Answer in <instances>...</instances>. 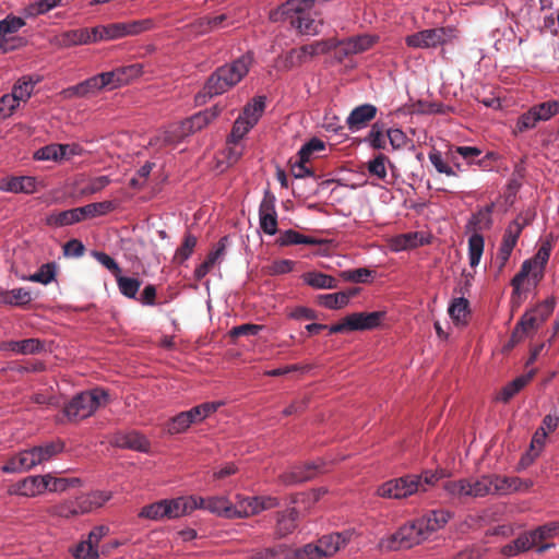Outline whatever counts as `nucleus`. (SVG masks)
I'll return each mask as SVG.
<instances>
[{
  "mask_svg": "<svg viewBox=\"0 0 559 559\" xmlns=\"http://www.w3.org/2000/svg\"><path fill=\"white\" fill-rule=\"evenodd\" d=\"M109 393L100 386L76 393L63 407L68 420H82L92 416L103 402H107Z\"/></svg>",
  "mask_w": 559,
  "mask_h": 559,
  "instance_id": "nucleus-1",
  "label": "nucleus"
},
{
  "mask_svg": "<svg viewBox=\"0 0 559 559\" xmlns=\"http://www.w3.org/2000/svg\"><path fill=\"white\" fill-rule=\"evenodd\" d=\"M420 522L414 520L403 524L393 534L382 537L379 540L378 548L385 551H396L399 549H409L427 540Z\"/></svg>",
  "mask_w": 559,
  "mask_h": 559,
  "instance_id": "nucleus-2",
  "label": "nucleus"
},
{
  "mask_svg": "<svg viewBox=\"0 0 559 559\" xmlns=\"http://www.w3.org/2000/svg\"><path fill=\"white\" fill-rule=\"evenodd\" d=\"M443 488L452 497L483 498L491 495V480L488 474L476 479L449 480L444 483Z\"/></svg>",
  "mask_w": 559,
  "mask_h": 559,
  "instance_id": "nucleus-3",
  "label": "nucleus"
},
{
  "mask_svg": "<svg viewBox=\"0 0 559 559\" xmlns=\"http://www.w3.org/2000/svg\"><path fill=\"white\" fill-rule=\"evenodd\" d=\"M420 486H423L420 476L405 475L382 484L378 488V495L383 498L402 499L417 492Z\"/></svg>",
  "mask_w": 559,
  "mask_h": 559,
  "instance_id": "nucleus-4",
  "label": "nucleus"
},
{
  "mask_svg": "<svg viewBox=\"0 0 559 559\" xmlns=\"http://www.w3.org/2000/svg\"><path fill=\"white\" fill-rule=\"evenodd\" d=\"M253 62V52L247 51L233 61L217 67V69L227 81V85L233 88L249 73Z\"/></svg>",
  "mask_w": 559,
  "mask_h": 559,
  "instance_id": "nucleus-5",
  "label": "nucleus"
},
{
  "mask_svg": "<svg viewBox=\"0 0 559 559\" xmlns=\"http://www.w3.org/2000/svg\"><path fill=\"white\" fill-rule=\"evenodd\" d=\"M325 466L323 459H317L316 461L296 464L287 473L281 475V481L285 486H295L309 480H312L318 473Z\"/></svg>",
  "mask_w": 559,
  "mask_h": 559,
  "instance_id": "nucleus-6",
  "label": "nucleus"
},
{
  "mask_svg": "<svg viewBox=\"0 0 559 559\" xmlns=\"http://www.w3.org/2000/svg\"><path fill=\"white\" fill-rule=\"evenodd\" d=\"M109 533L106 525L94 526L86 539L81 540L74 548L72 555L75 559H99V543Z\"/></svg>",
  "mask_w": 559,
  "mask_h": 559,
  "instance_id": "nucleus-7",
  "label": "nucleus"
},
{
  "mask_svg": "<svg viewBox=\"0 0 559 559\" xmlns=\"http://www.w3.org/2000/svg\"><path fill=\"white\" fill-rule=\"evenodd\" d=\"M448 32L450 33L451 29H447L444 27L423 29L407 35L405 43L408 47L412 48H437L438 46H441L445 43V36Z\"/></svg>",
  "mask_w": 559,
  "mask_h": 559,
  "instance_id": "nucleus-8",
  "label": "nucleus"
},
{
  "mask_svg": "<svg viewBox=\"0 0 559 559\" xmlns=\"http://www.w3.org/2000/svg\"><path fill=\"white\" fill-rule=\"evenodd\" d=\"M275 203L276 197L269 189L264 190L263 199L259 206V224L263 233L270 236H274L278 230Z\"/></svg>",
  "mask_w": 559,
  "mask_h": 559,
  "instance_id": "nucleus-9",
  "label": "nucleus"
},
{
  "mask_svg": "<svg viewBox=\"0 0 559 559\" xmlns=\"http://www.w3.org/2000/svg\"><path fill=\"white\" fill-rule=\"evenodd\" d=\"M545 321V316L540 314L539 310L531 309L525 311L512 331V343L519 344L525 337L536 332Z\"/></svg>",
  "mask_w": 559,
  "mask_h": 559,
  "instance_id": "nucleus-10",
  "label": "nucleus"
},
{
  "mask_svg": "<svg viewBox=\"0 0 559 559\" xmlns=\"http://www.w3.org/2000/svg\"><path fill=\"white\" fill-rule=\"evenodd\" d=\"M110 40L120 39L127 36H136L154 27L152 19L133 20L128 22H118L107 24Z\"/></svg>",
  "mask_w": 559,
  "mask_h": 559,
  "instance_id": "nucleus-11",
  "label": "nucleus"
},
{
  "mask_svg": "<svg viewBox=\"0 0 559 559\" xmlns=\"http://www.w3.org/2000/svg\"><path fill=\"white\" fill-rule=\"evenodd\" d=\"M111 444L119 449L132 450L140 453H150V440L136 430L117 431L111 440Z\"/></svg>",
  "mask_w": 559,
  "mask_h": 559,
  "instance_id": "nucleus-12",
  "label": "nucleus"
},
{
  "mask_svg": "<svg viewBox=\"0 0 559 559\" xmlns=\"http://www.w3.org/2000/svg\"><path fill=\"white\" fill-rule=\"evenodd\" d=\"M385 311L372 312H353L346 316L345 322L347 331H369L380 326L381 321L384 319Z\"/></svg>",
  "mask_w": 559,
  "mask_h": 559,
  "instance_id": "nucleus-13",
  "label": "nucleus"
},
{
  "mask_svg": "<svg viewBox=\"0 0 559 559\" xmlns=\"http://www.w3.org/2000/svg\"><path fill=\"white\" fill-rule=\"evenodd\" d=\"M378 114V107L370 103H365L354 107L346 118V126L352 133H356L368 127Z\"/></svg>",
  "mask_w": 559,
  "mask_h": 559,
  "instance_id": "nucleus-14",
  "label": "nucleus"
},
{
  "mask_svg": "<svg viewBox=\"0 0 559 559\" xmlns=\"http://www.w3.org/2000/svg\"><path fill=\"white\" fill-rule=\"evenodd\" d=\"M229 90H231L230 86L227 85V81L216 68L209 75L203 84L202 91L195 95L194 99L198 105H202L205 104L207 99L223 95Z\"/></svg>",
  "mask_w": 559,
  "mask_h": 559,
  "instance_id": "nucleus-15",
  "label": "nucleus"
},
{
  "mask_svg": "<svg viewBox=\"0 0 559 559\" xmlns=\"http://www.w3.org/2000/svg\"><path fill=\"white\" fill-rule=\"evenodd\" d=\"M38 190V181L33 176H5L0 179V191L14 194H33Z\"/></svg>",
  "mask_w": 559,
  "mask_h": 559,
  "instance_id": "nucleus-16",
  "label": "nucleus"
},
{
  "mask_svg": "<svg viewBox=\"0 0 559 559\" xmlns=\"http://www.w3.org/2000/svg\"><path fill=\"white\" fill-rule=\"evenodd\" d=\"M46 474L27 476L11 486L10 493L22 497H37L47 491Z\"/></svg>",
  "mask_w": 559,
  "mask_h": 559,
  "instance_id": "nucleus-17",
  "label": "nucleus"
},
{
  "mask_svg": "<svg viewBox=\"0 0 559 559\" xmlns=\"http://www.w3.org/2000/svg\"><path fill=\"white\" fill-rule=\"evenodd\" d=\"M300 512L295 507H288L275 513L274 535L282 539L292 535L298 527Z\"/></svg>",
  "mask_w": 559,
  "mask_h": 559,
  "instance_id": "nucleus-18",
  "label": "nucleus"
},
{
  "mask_svg": "<svg viewBox=\"0 0 559 559\" xmlns=\"http://www.w3.org/2000/svg\"><path fill=\"white\" fill-rule=\"evenodd\" d=\"M38 465L34 451L31 449L22 450L12 455L2 466L1 471L5 474H15L26 472Z\"/></svg>",
  "mask_w": 559,
  "mask_h": 559,
  "instance_id": "nucleus-19",
  "label": "nucleus"
},
{
  "mask_svg": "<svg viewBox=\"0 0 559 559\" xmlns=\"http://www.w3.org/2000/svg\"><path fill=\"white\" fill-rule=\"evenodd\" d=\"M222 112L218 105L201 110L192 115L182 123V128L190 133L198 132L214 121Z\"/></svg>",
  "mask_w": 559,
  "mask_h": 559,
  "instance_id": "nucleus-20",
  "label": "nucleus"
},
{
  "mask_svg": "<svg viewBox=\"0 0 559 559\" xmlns=\"http://www.w3.org/2000/svg\"><path fill=\"white\" fill-rule=\"evenodd\" d=\"M451 515V512L447 510H430L423 518L417 519V521L420 522L425 535L429 538L432 533L444 527Z\"/></svg>",
  "mask_w": 559,
  "mask_h": 559,
  "instance_id": "nucleus-21",
  "label": "nucleus"
},
{
  "mask_svg": "<svg viewBox=\"0 0 559 559\" xmlns=\"http://www.w3.org/2000/svg\"><path fill=\"white\" fill-rule=\"evenodd\" d=\"M306 10H309V7L306 5L305 0H287L282 3L276 9L270 12V21L272 22H283L287 19H295L294 14L299 15L302 14Z\"/></svg>",
  "mask_w": 559,
  "mask_h": 559,
  "instance_id": "nucleus-22",
  "label": "nucleus"
},
{
  "mask_svg": "<svg viewBox=\"0 0 559 559\" xmlns=\"http://www.w3.org/2000/svg\"><path fill=\"white\" fill-rule=\"evenodd\" d=\"M0 348L19 355H33L44 350L45 344L39 338L11 340L2 343Z\"/></svg>",
  "mask_w": 559,
  "mask_h": 559,
  "instance_id": "nucleus-23",
  "label": "nucleus"
},
{
  "mask_svg": "<svg viewBox=\"0 0 559 559\" xmlns=\"http://www.w3.org/2000/svg\"><path fill=\"white\" fill-rule=\"evenodd\" d=\"M102 88L99 85V80L97 78V74H95L93 76L85 79L84 81H82L78 84L68 86L67 88H64L62 91V94L66 98H73V97L83 98V97H87L91 95H95Z\"/></svg>",
  "mask_w": 559,
  "mask_h": 559,
  "instance_id": "nucleus-24",
  "label": "nucleus"
},
{
  "mask_svg": "<svg viewBox=\"0 0 559 559\" xmlns=\"http://www.w3.org/2000/svg\"><path fill=\"white\" fill-rule=\"evenodd\" d=\"M536 542L532 534V531L521 533L513 542L504 545L501 548V554L504 557L513 558L523 552L531 550L535 546Z\"/></svg>",
  "mask_w": 559,
  "mask_h": 559,
  "instance_id": "nucleus-25",
  "label": "nucleus"
},
{
  "mask_svg": "<svg viewBox=\"0 0 559 559\" xmlns=\"http://www.w3.org/2000/svg\"><path fill=\"white\" fill-rule=\"evenodd\" d=\"M81 222L78 207L64 210V211H52L45 217V224L49 227L60 228L64 226H71Z\"/></svg>",
  "mask_w": 559,
  "mask_h": 559,
  "instance_id": "nucleus-26",
  "label": "nucleus"
},
{
  "mask_svg": "<svg viewBox=\"0 0 559 559\" xmlns=\"http://www.w3.org/2000/svg\"><path fill=\"white\" fill-rule=\"evenodd\" d=\"M227 241V236L222 237L216 243L215 248L209 253L206 259L194 269V278L197 281H201L203 277H205L211 267L224 254Z\"/></svg>",
  "mask_w": 559,
  "mask_h": 559,
  "instance_id": "nucleus-27",
  "label": "nucleus"
},
{
  "mask_svg": "<svg viewBox=\"0 0 559 559\" xmlns=\"http://www.w3.org/2000/svg\"><path fill=\"white\" fill-rule=\"evenodd\" d=\"M307 61L308 59L300 46L299 48L289 49L285 53L278 56L276 59V67L282 71H290Z\"/></svg>",
  "mask_w": 559,
  "mask_h": 559,
  "instance_id": "nucleus-28",
  "label": "nucleus"
},
{
  "mask_svg": "<svg viewBox=\"0 0 559 559\" xmlns=\"http://www.w3.org/2000/svg\"><path fill=\"white\" fill-rule=\"evenodd\" d=\"M32 293L27 288L20 287L0 292V304L13 307H24L32 301Z\"/></svg>",
  "mask_w": 559,
  "mask_h": 559,
  "instance_id": "nucleus-29",
  "label": "nucleus"
},
{
  "mask_svg": "<svg viewBox=\"0 0 559 559\" xmlns=\"http://www.w3.org/2000/svg\"><path fill=\"white\" fill-rule=\"evenodd\" d=\"M235 503L230 502V520L246 519L257 514L253 496L237 495Z\"/></svg>",
  "mask_w": 559,
  "mask_h": 559,
  "instance_id": "nucleus-30",
  "label": "nucleus"
},
{
  "mask_svg": "<svg viewBox=\"0 0 559 559\" xmlns=\"http://www.w3.org/2000/svg\"><path fill=\"white\" fill-rule=\"evenodd\" d=\"M386 123L382 120H377L371 124L370 130L368 134L362 139V142L368 144L373 150H384V134H386Z\"/></svg>",
  "mask_w": 559,
  "mask_h": 559,
  "instance_id": "nucleus-31",
  "label": "nucleus"
},
{
  "mask_svg": "<svg viewBox=\"0 0 559 559\" xmlns=\"http://www.w3.org/2000/svg\"><path fill=\"white\" fill-rule=\"evenodd\" d=\"M40 81L38 75H24L17 80L12 88V96H15V100L19 103L27 100L34 91L35 85Z\"/></svg>",
  "mask_w": 559,
  "mask_h": 559,
  "instance_id": "nucleus-32",
  "label": "nucleus"
},
{
  "mask_svg": "<svg viewBox=\"0 0 559 559\" xmlns=\"http://www.w3.org/2000/svg\"><path fill=\"white\" fill-rule=\"evenodd\" d=\"M265 106H266V96H264V95L254 96L250 102H248L246 104V106L242 109V114L240 116H242L246 119V121L255 126L259 122V120L265 109Z\"/></svg>",
  "mask_w": 559,
  "mask_h": 559,
  "instance_id": "nucleus-33",
  "label": "nucleus"
},
{
  "mask_svg": "<svg viewBox=\"0 0 559 559\" xmlns=\"http://www.w3.org/2000/svg\"><path fill=\"white\" fill-rule=\"evenodd\" d=\"M535 371L530 370L525 374H521L504 385L500 392L499 400L503 403L509 402L515 394H518L534 377Z\"/></svg>",
  "mask_w": 559,
  "mask_h": 559,
  "instance_id": "nucleus-34",
  "label": "nucleus"
},
{
  "mask_svg": "<svg viewBox=\"0 0 559 559\" xmlns=\"http://www.w3.org/2000/svg\"><path fill=\"white\" fill-rule=\"evenodd\" d=\"M277 243L281 247L292 246V245H307V246H317L320 243V240H318L314 237L307 236L304 234L298 233L295 229H286L284 230L278 239Z\"/></svg>",
  "mask_w": 559,
  "mask_h": 559,
  "instance_id": "nucleus-35",
  "label": "nucleus"
},
{
  "mask_svg": "<svg viewBox=\"0 0 559 559\" xmlns=\"http://www.w3.org/2000/svg\"><path fill=\"white\" fill-rule=\"evenodd\" d=\"M304 282L316 289H333L337 287V281L325 273L310 271L302 275Z\"/></svg>",
  "mask_w": 559,
  "mask_h": 559,
  "instance_id": "nucleus-36",
  "label": "nucleus"
},
{
  "mask_svg": "<svg viewBox=\"0 0 559 559\" xmlns=\"http://www.w3.org/2000/svg\"><path fill=\"white\" fill-rule=\"evenodd\" d=\"M88 28H75L64 31L59 36L60 46L64 48L88 45Z\"/></svg>",
  "mask_w": 559,
  "mask_h": 559,
  "instance_id": "nucleus-37",
  "label": "nucleus"
},
{
  "mask_svg": "<svg viewBox=\"0 0 559 559\" xmlns=\"http://www.w3.org/2000/svg\"><path fill=\"white\" fill-rule=\"evenodd\" d=\"M36 461L38 464L49 461L55 455L64 450V442L61 440L49 441L40 445L33 447Z\"/></svg>",
  "mask_w": 559,
  "mask_h": 559,
  "instance_id": "nucleus-38",
  "label": "nucleus"
},
{
  "mask_svg": "<svg viewBox=\"0 0 559 559\" xmlns=\"http://www.w3.org/2000/svg\"><path fill=\"white\" fill-rule=\"evenodd\" d=\"M489 477L491 480V495L504 496L511 490H519L515 483H521V478L500 476L496 474H489Z\"/></svg>",
  "mask_w": 559,
  "mask_h": 559,
  "instance_id": "nucleus-39",
  "label": "nucleus"
},
{
  "mask_svg": "<svg viewBox=\"0 0 559 559\" xmlns=\"http://www.w3.org/2000/svg\"><path fill=\"white\" fill-rule=\"evenodd\" d=\"M57 269L58 266L56 262H47L41 264L35 273L28 275L27 277H23V280L39 283L41 285H49L56 281Z\"/></svg>",
  "mask_w": 559,
  "mask_h": 559,
  "instance_id": "nucleus-40",
  "label": "nucleus"
},
{
  "mask_svg": "<svg viewBox=\"0 0 559 559\" xmlns=\"http://www.w3.org/2000/svg\"><path fill=\"white\" fill-rule=\"evenodd\" d=\"M341 43L334 38L316 40L311 44L302 45V51L307 59L319 55H325L335 49Z\"/></svg>",
  "mask_w": 559,
  "mask_h": 559,
  "instance_id": "nucleus-41",
  "label": "nucleus"
},
{
  "mask_svg": "<svg viewBox=\"0 0 559 559\" xmlns=\"http://www.w3.org/2000/svg\"><path fill=\"white\" fill-rule=\"evenodd\" d=\"M68 146H61V143H51L45 146L39 147L34 152L33 158L35 160H51V162H60L63 160L64 150Z\"/></svg>",
  "mask_w": 559,
  "mask_h": 559,
  "instance_id": "nucleus-42",
  "label": "nucleus"
},
{
  "mask_svg": "<svg viewBox=\"0 0 559 559\" xmlns=\"http://www.w3.org/2000/svg\"><path fill=\"white\" fill-rule=\"evenodd\" d=\"M119 292L129 299H136L142 282L138 277L126 276L121 273L115 275Z\"/></svg>",
  "mask_w": 559,
  "mask_h": 559,
  "instance_id": "nucleus-43",
  "label": "nucleus"
},
{
  "mask_svg": "<svg viewBox=\"0 0 559 559\" xmlns=\"http://www.w3.org/2000/svg\"><path fill=\"white\" fill-rule=\"evenodd\" d=\"M205 510L217 516L230 520V501L224 496H213L205 499Z\"/></svg>",
  "mask_w": 559,
  "mask_h": 559,
  "instance_id": "nucleus-44",
  "label": "nucleus"
},
{
  "mask_svg": "<svg viewBox=\"0 0 559 559\" xmlns=\"http://www.w3.org/2000/svg\"><path fill=\"white\" fill-rule=\"evenodd\" d=\"M139 516L152 521L168 519V506L166 499H160L151 504L144 506L139 512Z\"/></svg>",
  "mask_w": 559,
  "mask_h": 559,
  "instance_id": "nucleus-45",
  "label": "nucleus"
},
{
  "mask_svg": "<svg viewBox=\"0 0 559 559\" xmlns=\"http://www.w3.org/2000/svg\"><path fill=\"white\" fill-rule=\"evenodd\" d=\"M485 238L480 233H473L468 238L469 266L476 267L480 263L484 253Z\"/></svg>",
  "mask_w": 559,
  "mask_h": 559,
  "instance_id": "nucleus-46",
  "label": "nucleus"
},
{
  "mask_svg": "<svg viewBox=\"0 0 559 559\" xmlns=\"http://www.w3.org/2000/svg\"><path fill=\"white\" fill-rule=\"evenodd\" d=\"M197 243V237L189 231L186 233L181 246L175 252L174 261L178 264H183L193 254Z\"/></svg>",
  "mask_w": 559,
  "mask_h": 559,
  "instance_id": "nucleus-47",
  "label": "nucleus"
},
{
  "mask_svg": "<svg viewBox=\"0 0 559 559\" xmlns=\"http://www.w3.org/2000/svg\"><path fill=\"white\" fill-rule=\"evenodd\" d=\"M47 491L49 492H63L70 487L81 485L82 480L78 477H56L51 473L46 474Z\"/></svg>",
  "mask_w": 559,
  "mask_h": 559,
  "instance_id": "nucleus-48",
  "label": "nucleus"
},
{
  "mask_svg": "<svg viewBox=\"0 0 559 559\" xmlns=\"http://www.w3.org/2000/svg\"><path fill=\"white\" fill-rule=\"evenodd\" d=\"M290 23L301 35L306 36L318 35L322 26V24L318 23L316 20L301 14L295 16Z\"/></svg>",
  "mask_w": 559,
  "mask_h": 559,
  "instance_id": "nucleus-49",
  "label": "nucleus"
},
{
  "mask_svg": "<svg viewBox=\"0 0 559 559\" xmlns=\"http://www.w3.org/2000/svg\"><path fill=\"white\" fill-rule=\"evenodd\" d=\"M111 209L112 203L110 201L95 202L78 207L81 222L86 218L105 215L111 211Z\"/></svg>",
  "mask_w": 559,
  "mask_h": 559,
  "instance_id": "nucleus-50",
  "label": "nucleus"
},
{
  "mask_svg": "<svg viewBox=\"0 0 559 559\" xmlns=\"http://www.w3.org/2000/svg\"><path fill=\"white\" fill-rule=\"evenodd\" d=\"M386 163L391 167H393V165L390 163L389 158L382 153H379L373 158L369 159L367 162V170H368L369 175L373 176L378 179L384 180L386 178V167H385Z\"/></svg>",
  "mask_w": 559,
  "mask_h": 559,
  "instance_id": "nucleus-51",
  "label": "nucleus"
},
{
  "mask_svg": "<svg viewBox=\"0 0 559 559\" xmlns=\"http://www.w3.org/2000/svg\"><path fill=\"white\" fill-rule=\"evenodd\" d=\"M191 419L186 412H180L171 417L166 424V431L169 435H179L186 432L191 427Z\"/></svg>",
  "mask_w": 559,
  "mask_h": 559,
  "instance_id": "nucleus-52",
  "label": "nucleus"
},
{
  "mask_svg": "<svg viewBox=\"0 0 559 559\" xmlns=\"http://www.w3.org/2000/svg\"><path fill=\"white\" fill-rule=\"evenodd\" d=\"M26 24L25 20L21 16L13 14L7 15L0 20V39H4L7 35L14 34Z\"/></svg>",
  "mask_w": 559,
  "mask_h": 559,
  "instance_id": "nucleus-53",
  "label": "nucleus"
},
{
  "mask_svg": "<svg viewBox=\"0 0 559 559\" xmlns=\"http://www.w3.org/2000/svg\"><path fill=\"white\" fill-rule=\"evenodd\" d=\"M448 312L453 321H460L469 313V301L464 296L453 298Z\"/></svg>",
  "mask_w": 559,
  "mask_h": 559,
  "instance_id": "nucleus-54",
  "label": "nucleus"
},
{
  "mask_svg": "<svg viewBox=\"0 0 559 559\" xmlns=\"http://www.w3.org/2000/svg\"><path fill=\"white\" fill-rule=\"evenodd\" d=\"M99 80L100 88L108 87L109 90H115L127 84V79H121L117 69L112 71L102 72L97 74Z\"/></svg>",
  "mask_w": 559,
  "mask_h": 559,
  "instance_id": "nucleus-55",
  "label": "nucleus"
},
{
  "mask_svg": "<svg viewBox=\"0 0 559 559\" xmlns=\"http://www.w3.org/2000/svg\"><path fill=\"white\" fill-rule=\"evenodd\" d=\"M254 126L242 116H239L231 128L230 134L228 136V143L237 144L240 142L245 135L253 128Z\"/></svg>",
  "mask_w": 559,
  "mask_h": 559,
  "instance_id": "nucleus-56",
  "label": "nucleus"
},
{
  "mask_svg": "<svg viewBox=\"0 0 559 559\" xmlns=\"http://www.w3.org/2000/svg\"><path fill=\"white\" fill-rule=\"evenodd\" d=\"M399 241L401 242L402 249L417 248L430 242L429 238L419 231L403 234L400 236Z\"/></svg>",
  "mask_w": 559,
  "mask_h": 559,
  "instance_id": "nucleus-57",
  "label": "nucleus"
},
{
  "mask_svg": "<svg viewBox=\"0 0 559 559\" xmlns=\"http://www.w3.org/2000/svg\"><path fill=\"white\" fill-rule=\"evenodd\" d=\"M321 306L331 310H338L346 307V297L343 293L321 294L318 296Z\"/></svg>",
  "mask_w": 559,
  "mask_h": 559,
  "instance_id": "nucleus-58",
  "label": "nucleus"
},
{
  "mask_svg": "<svg viewBox=\"0 0 559 559\" xmlns=\"http://www.w3.org/2000/svg\"><path fill=\"white\" fill-rule=\"evenodd\" d=\"M373 271L368 267H357L353 270H344L341 272V277L344 281L353 283H368L373 277Z\"/></svg>",
  "mask_w": 559,
  "mask_h": 559,
  "instance_id": "nucleus-59",
  "label": "nucleus"
},
{
  "mask_svg": "<svg viewBox=\"0 0 559 559\" xmlns=\"http://www.w3.org/2000/svg\"><path fill=\"white\" fill-rule=\"evenodd\" d=\"M340 535H335V533L326 534L320 537L319 545L321 549V556L331 557L336 554L341 549V545L338 543Z\"/></svg>",
  "mask_w": 559,
  "mask_h": 559,
  "instance_id": "nucleus-60",
  "label": "nucleus"
},
{
  "mask_svg": "<svg viewBox=\"0 0 559 559\" xmlns=\"http://www.w3.org/2000/svg\"><path fill=\"white\" fill-rule=\"evenodd\" d=\"M428 157H429L430 163L433 165V167L436 168V170L439 174H444L447 176L456 177L455 169L452 168L451 166H449L444 162L442 153L440 151H438L437 148H432L429 152Z\"/></svg>",
  "mask_w": 559,
  "mask_h": 559,
  "instance_id": "nucleus-61",
  "label": "nucleus"
},
{
  "mask_svg": "<svg viewBox=\"0 0 559 559\" xmlns=\"http://www.w3.org/2000/svg\"><path fill=\"white\" fill-rule=\"evenodd\" d=\"M552 245L550 240L543 241L542 246L538 248L535 255L532 258L535 260V263L538 264V274L543 275L545 266L550 258Z\"/></svg>",
  "mask_w": 559,
  "mask_h": 559,
  "instance_id": "nucleus-62",
  "label": "nucleus"
},
{
  "mask_svg": "<svg viewBox=\"0 0 559 559\" xmlns=\"http://www.w3.org/2000/svg\"><path fill=\"white\" fill-rule=\"evenodd\" d=\"M559 532V522H548L532 530L535 542L554 537Z\"/></svg>",
  "mask_w": 559,
  "mask_h": 559,
  "instance_id": "nucleus-63",
  "label": "nucleus"
},
{
  "mask_svg": "<svg viewBox=\"0 0 559 559\" xmlns=\"http://www.w3.org/2000/svg\"><path fill=\"white\" fill-rule=\"evenodd\" d=\"M91 254L114 276L118 273H121V267L119 266L118 262L108 253L93 250Z\"/></svg>",
  "mask_w": 559,
  "mask_h": 559,
  "instance_id": "nucleus-64",
  "label": "nucleus"
}]
</instances>
